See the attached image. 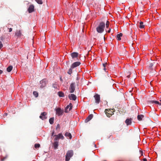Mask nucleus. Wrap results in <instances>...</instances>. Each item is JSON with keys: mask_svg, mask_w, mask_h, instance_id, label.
I'll list each match as a JSON object with an SVG mask.
<instances>
[{"mask_svg": "<svg viewBox=\"0 0 161 161\" xmlns=\"http://www.w3.org/2000/svg\"><path fill=\"white\" fill-rule=\"evenodd\" d=\"M105 26V24L103 22H101L99 26L97 28V31L99 33H102L104 30Z\"/></svg>", "mask_w": 161, "mask_h": 161, "instance_id": "nucleus-1", "label": "nucleus"}, {"mask_svg": "<svg viewBox=\"0 0 161 161\" xmlns=\"http://www.w3.org/2000/svg\"><path fill=\"white\" fill-rule=\"evenodd\" d=\"M73 154L74 153L72 150H68L65 155V161H69L70 158L73 156Z\"/></svg>", "mask_w": 161, "mask_h": 161, "instance_id": "nucleus-2", "label": "nucleus"}, {"mask_svg": "<svg viewBox=\"0 0 161 161\" xmlns=\"http://www.w3.org/2000/svg\"><path fill=\"white\" fill-rule=\"evenodd\" d=\"M115 111L114 109H107L105 110V113L107 116L109 117L113 114Z\"/></svg>", "mask_w": 161, "mask_h": 161, "instance_id": "nucleus-3", "label": "nucleus"}, {"mask_svg": "<svg viewBox=\"0 0 161 161\" xmlns=\"http://www.w3.org/2000/svg\"><path fill=\"white\" fill-rule=\"evenodd\" d=\"M76 84L75 82H72L70 84L69 87V92L71 93H73L75 90Z\"/></svg>", "mask_w": 161, "mask_h": 161, "instance_id": "nucleus-4", "label": "nucleus"}, {"mask_svg": "<svg viewBox=\"0 0 161 161\" xmlns=\"http://www.w3.org/2000/svg\"><path fill=\"white\" fill-rule=\"evenodd\" d=\"M54 137H55L54 140L58 142L60 139L62 140H63L64 139V137L62 133L58 134L57 135H54Z\"/></svg>", "mask_w": 161, "mask_h": 161, "instance_id": "nucleus-5", "label": "nucleus"}, {"mask_svg": "<svg viewBox=\"0 0 161 161\" xmlns=\"http://www.w3.org/2000/svg\"><path fill=\"white\" fill-rule=\"evenodd\" d=\"M72 104L70 103L69 105H68L65 108V112L66 113H68L69 111L72 109Z\"/></svg>", "mask_w": 161, "mask_h": 161, "instance_id": "nucleus-6", "label": "nucleus"}, {"mask_svg": "<svg viewBox=\"0 0 161 161\" xmlns=\"http://www.w3.org/2000/svg\"><path fill=\"white\" fill-rule=\"evenodd\" d=\"M40 87L43 88L46 86V80L45 79L42 80L40 81Z\"/></svg>", "mask_w": 161, "mask_h": 161, "instance_id": "nucleus-7", "label": "nucleus"}, {"mask_svg": "<svg viewBox=\"0 0 161 161\" xmlns=\"http://www.w3.org/2000/svg\"><path fill=\"white\" fill-rule=\"evenodd\" d=\"M95 100V103L97 104H98L100 101V97L99 95L96 94L94 96Z\"/></svg>", "mask_w": 161, "mask_h": 161, "instance_id": "nucleus-8", "label": "nucleus"}, {"mask_svg": "<svg viewBox=\"0 0 161 161\" xmlns=\"http://www.w3.org/2000/svg\"><path fill=\"white\" fill-rule=\"evenodd\" d=\"M15 36L18 37H21V36H23L21 30H16L15 33Z\"/></svg>", "mask_w": 161, "mask_h": 161, "instance_id": "nucleus-9", "label": "nucleus"}, {"mask_svg": "<svg viewBox=\"0 0 161 161\" xmlns=\"http://www.w3.org/2000/svg\"><path fill=\"white\" fill-rule=\"evenodd\" d=\"M56 114L58 116L61 115L63 114V111L60 108H58L56 110Z\"/></svg>", "mask_w": 161, "mask_h": 161, "instance_id": "nucleus-10", "label": "nucleus"}, {"mask_svg": "<svg viewBox=\"0 0 161 161\" xmlns=\"http://www.w3.org/2000/svg\"><path fill=\"white\" fill-rule=\"evenodd\" d=\"M69 98L70 100L75 101L77 98V97L76 95L73 94H69Z\"/></svg>", "mask_w": 161, "mask_h": 161, "instance_id": "nucleus-11", "label": "nucleus"}, {"mask_svg": "<svg viewBox=\"0 0 161 161\" xmlns=\"http://www.w3.org/2000/svg\"><path fill=\"white\" fill-rule=\"evenodd\" d=\"M47 114L46 112H43L41 114L39 117L42 120L46 119H47V117L46 116Z\"/></svg>", "mask_w": 161, "mask_h": 161, "instance_id": "nucleus-12", "label": "nucleus"}, {"mask_svg": "<svg viewBox=\"0 0 161 161\" xmlns=\"http://www.w3.org/2000/svg\"><path fill=\"white\" fill-rule=\"evenodd\" d=\"M80 64V63L79 62H76L73 63L71 65V68H73L77 67Z\"/></svg>", "mask_w": 161, "mask_h": 161, "instance_id": "nucleus-13", "label": "nucleus"}, {"mask_svg": "<svg viewBox=\"0 0 161 161\" xmlns=\"http://www.w3.org/2000/svg\"><path fill=\"white\" fill-rule=\"evenodd\" d=\"M93 115L92 114H91L89 115L86 119L85 120V123H87L90 120L93 118Z\"/></svg>", "mask_w": 161, "mask_h": 161, "instance_id": "nucleus-14", "label": "nucleus"}, {"mask_svg": "<svg viewBox=\"0 0 161 161\" xmlns=\"http://www.w3.org/2000/svg\"><path fill=\"white\" fill-rule=\"evenodd\" d=\"M132 119L131 118L129 119H127L125 120V123L127 125H130L132 123Z\"/></svg>", "mask_w": 161, "mask_h": 161, "instance_id": "nucleus-15", "label": "nucleus"}, {"mask_svg": "<svg viewBox=\"0 0 161 161\" xmlns=\"http://www.w3.org/2000/svg\"><path fill=\"white\" fill-rule=\"evenodd\" d=\"M34 10V6L33 5H31L28 9L29 13H31Z\"/></svg>", "mask_w": 161, "mask_h": 161, "instance_id": "nucleus-16", "label": "nucleus"}, {"mask_svg": "<svg viewBox=\"0 0 161 161\" xmlns=\"http://www.w3.org/2000/svg\"><path fill=\"white\" fill-rule=\"evenodd\" d=\"M71 56L73 58H77L78 55V53L77 52H73L71 54Z\"/></svg>", "mask_w": 161, "mask_h": 161, "instance_id": "nucleus-17", "label": "nucleus"}, {"mask_svg": "<svg viewBox=\"0 0 161 161\" xmlns=\"http://www.w3.org/2000/svg\"><path fill=\"white\" fill-rule=\"evenodd\" d=\"M65 136L67 137H68L69 139H71L72 137V136L71 134L68 132H65Z\"/></svg>", "mask_w": 161, "mask_h": 161, "instance_id": "nucleus-18", "label": "nucleus"}, {"mask_svg": "<svg viewBox=\"0 0 161 161\" xmlns=\"http://www.w3.org/2000/svg\"><path fill=\"white\" fill-rule=\"evenodd\" d=\"M58 141H55V142L53 143V147L55 149H57L58 148Z\"/></svg>", "mask_w": 161, "mask_h": 161, "instance_id": "nucleus-19", "label": "nucleus"}, {"mask_svg": "<svg viewBox=\"0 0 161 161\" xmlns=\"http://www.w3.org/2000/svg\"><path fill=\"white\" fill-rule=\"evenodd\" d=\"M123 34L122 33H120L117 35L116 38L118 41H120L121 40V37L122 36Z\"/></svg>", "mask_w": 161, "mask_h": 161, "instance_id": "nucleus-20", "label": "nucleus"}, {"mask_svg": "<svg viewBox=\"0 0 161 161\" xmlns=\"http://www.w3.org/2000/svg\"><path fill=\"white\" fill-rule=\"evenodd\" d=\"M149 103H155L156 104H160V103L159 102L156 101H150L149 102Z\"/></svg>", "mask_w": 161, "mask_h": 161, "instance_id": "nucleus-21", "label": "nucleus"}, {"mask_svg": "<svg viewBox=\"0 0 161 161\" xmlns=\"http://www.w3.org/2000/svg\"><path fill=\"white\" fill-rule=\"evenodd\" d=\"M144 116L143 115H138L137 116V119L139 120H142V118L144 117Z\"/></svg>", "mask_w": 161, "mask_h": 161, "instance_id": "nucleus-22", "label": "nucleus"}, {"mask_svg": "<svg viewBox=\"0 0 161 161\" xmlns=\"http://www.w3.org/2000/svg\"><path fill=\"white\" fill-rule=\"evenodd\" d=\"M13 69V66L10 65L8 66L7 69V70L8 72H10Z\"/></svg>", "mask_w": 161, "mask_h": 161, "instance_id": "nucleus-23", "label": "nucleus"}, {"mask_svg": "<svg viewBox=\"0 0 161 161\" xmlns=\"http://www.w3.org/2000/svg\"><path fill=\"white\" fill-rule=\"evenodd\" d=\"M139 24H140V25H139V27L140 28L142 29V28H144V25H143V23L142 22V21L140 22Z\"/></svg>", "mask_w": 161, "mask_h": 161, "instance_id": "nucleus-24", "label": "nucleus"}, {"mask_svg": "<svg viewBox=\"0 0 161 161\" xmlns=\"http://www.w3.org/2000/svg\"><path fill=\"white\" fill-rule=\"evenodd\" d=\"M153 63H149V64L148 65L149 68L151 70H153V68H152V67L153 66Z\"/></svg>", "mask_w": 161, "mask_h": 161, "instance_id": "nucleus-25", "label": "nucleus"}, {"mask_svg": "<svg viewBox=\"0 0 161 161\" xmlns=\"http://www.w3.org/2000/svg\"><path fill=\"white\" fill-rule=\"evenodd\" d=\"M58 94L59 97H64V93L61 92H58Z\"/></svg>", "mask_w": 161, "mask_h": 161, "instance_id": "nucleus-26", "label": "nucleus"}, {"mask_svg": "<svg viewBox=\"0 0 161 161\" xmlns=\"http://www.w3.org/2000/svg\"><path fill=\"white\" fill-rule=\"evenodd\" d=\"M73 69V68H71V66L70 68L69 69L68 71L67 72V73L71 75L72 73V69Z\"/></svg>", "mask_w": 161, "mask_h": 161, "instance_id": "nucleus-27", "label": "nucleus"}, {"mask_svg": "<svg viewBox=\"0 0 161 161\" xmlns=\"http://www.w3.org/2000/svg\"><path fill=\"white\" fill-rule=\"evenodd\" d=\"M54 118H51L49 120V122L51 124H53V123Z\"/></svg>", "mask_w": 161, "mask_h": 161, "instance_id": "nucleus-28", "label": "nucleus"}, {"mask_svg": "<svg viewBox=\"0 0 161 161\" xmlns=\"http://www.w3.org/2000/svg\"><path fill=\"white\" fill-rule=\"evenodd\" d=\"M40 146V145L39 144L36 143L35 144L34 147L36 149L39 148Z\"/></svg>", "mask_w": 161, "mask_h": 161, "instance_id": "nucleus-29", "label": "nucleus"}, {"mask_svg": "<svg viewBox=\"0 0 161 161\" xmlns=\"http://www.w3.org/2000/svg\"><path fill=\"white\" fill-rule=\"evenodd\" d=\"M33 94L35 97H37L38 96V94L36 91H34L33 92Z\"/></svg>", "mask_w": 161, "mask_h": 161, "instance_id": "nucleus-30", "label": "nucleus"}, {"mask_svg": "<svg viewBox=\"0 0 161 161\" xmlns=\"http://www.w3.org/2000/svg\"><path fill=\"white\" fill-rule=\"evenodd\" d=\"M36 1L38 4H42V0H35Z\"/></svg>", "mask_w": 161, "mask_h": 161, "instance_id": "nucleus-31", "label": "nucleus"}, {"mask_svg": "<svg viewBox=\"0 0 161 161\" xmlns=\"http://www.w3.org/2000/svg\"><path fill=\"white\" fill-rule=\"evenodd\" d=\"M109 25V22L108 21H107L106 23V27L107 28H108Z\"/></svg>", "mask_w": 161, "mask_h": 161, "instance_id": "nucleus-32", "label": "nucleus"}, {"mask_svg": "<svg viewBox=\"0 0 161 161\" xmlns=\"http://www.w3.org/2000/svg\"><path fill=\"white\" fill-rule=\"evenodd\" d=\"M3 45L2 42L1 41H0V49L3 47Z\"/></svg>", "mask_w": 161, "mask_h": 161, "instance_id": "nucleus-33", "label": "nucleus"}, {"mask_svg": "<svg viewBox=\"0 0 161 161\" xmlns=\"http://www.w3.org/2000/svg\"><path fill=\"white\" fill-rule=\"evenodd\" d=\"M8 29L9 30V32H11L12 31V28H8Z\"/></svg>", "mask_w": 161, "mask_h": 161, "instance_id": "nucleus-34", "label": "nucleus"}, {"mask_svg": "<svg viewBox=\"0 0 161 161\" xmlns=\"http://www.w3.org/2000/svg\"><path fill=\"white\" fill-rule=\"evenodd\" d=\"M107 64V63H106L105 64H103V66L104 68H105V67L106 66V65Z\"/></svg>", "mask_w": 161, "mask_h": 161, "instance_id": "nucleus-35", "label": "nucleus"}, {"mask_svg": "<svg viewBox=\"0 0 161 161\" xmlns=\"http://www.w3.org/2000/svg\"><path fill=\"white\" fill-rule=\"evenodd\" d=\"M60 128V125L59 124H58L57 125V127H56V129H57L58 128Z\"/></svg>", "mask_w": 161, "mask_h": 161, "instance_id": "nucleus-36", "label": "nucleus"}, {"mask_svg": "<svg viewBox=\"0 0 161 161\" xmlns=\"http://www.w3.org/2000/svg\"><path fill=\"white\" fill-rule=\"evenodd\" d=\"M54 130H53V131H52V136H53L54 135Z\"/></svg>", "mask_w": 161, "mask_h": 161, "instance_id": "nucleus-37", "label": "nucleus"}, {"mask_svg": "<svg viewBox=\"0 0 161 161\" xmlns=\"http://www.w3.org/2000/svg\"><path fill=\"white\" fill-rule=\"evenodd\" d=\"M6 158V157L2 158L1 159V161H3Z\"/></svg>", "mask_w": 161, "mask_h": 161, "instance_id": "nucleus-38", "label": "nucleus"}, {"mask_svg": "<svg viewBox=\"0 0 161 161\" xmlns=\"http://www.w3.org/2000/svg\"><path fill=\"white\" fill-rule=\"evenodd\" d=\"M0 39L2 41H3L4 39V38L3 36H2L0 37Z\"/></svg>", "mask_w": 161, "mask_h": 161, "instance_id": "nucleus-39", "label": "nucleus"}, {"mask_svg": "<svg viewBox=\"0 0 161 161\" xmlns=\"http://www.w3.org/2000/svg\"><path fill=\"white\" fill-rule=\"evenodd\" d=\"M143 161H147V159H146V158H143Z\"/></svg>", "mask_w": 161, "mask_h": 161, "instance_id": "nucleus-40", "label": "nucleus"}, {"mask_svg": "<svg viewBox=\"0 0 161 161\" xmlns=\"http://www.w3.org/2000/svg\"><path fill=\"white\" fill-rule=\"evenodd\" d=\"M3 73V71L0 69V75L2 74Z\"/></svg>", "mask_w": 161, "mask_h": 161, "instance_id": "nucleus-41", "label": "nucleus"}, {"mask_svg": "<svg viewBox=\"0 0 161 161\" xmlns=\"http://www.w3.org/2000/svg\"><path fill=\"white\" fill-rule=\"evenodd\" d=\"M110 30H111V29H110H110H109V30L107 32H108V33H110Z\"/></svg>", "mask_w": 161, "mask_h": 161, "instance_id": "nucleus-42", "label": "nucleus"}, {"mask_svg": "<svg viewBox=\"0 0 161 161\" xmlns=\"http://www.w3.org/2000/svg\"><path fill=\"white\" fill-rule=\"evenodd\" d=\"M141 155H142L143 154V152L142 151H141Z\"/></svg>", "mask_w": 161, "mask_h": 161, "instance_id": "nucleus-43", "label": "nucleus"}, {"mask_svg": "<svg viewBox=\"0 0 161 161\" xmlns=\"http://www.w3.org/2000/svg\"><path fill=\"white\" fill-rule=\"evenodd\" d=\"M103 69L104 70H106V68H104V69Z\"/></svg>", "mask_w": 161, "mask_h": 161, "instance_id": "nucleus-44", "label": "nucleus"}, {"mask_svg": "<svg viewBox=\"0 0 161 161\" xmlns=\"http://www.w3.org/2000/svg\"><path fill=\"white\" fill-rule=\"evenodd\" d=\"M160 101H161V103H160V104H158L161 105V101L160 100Z\"/></svg>", "mask_w": 161, "mask_h": 161, "instance_id": "nucleus-45", "label": "nucleus"}, {"mask_svg": "<svg viewBox=\"0 0 161 161\" xmlns=\"http://www.w3.org/2000/svg\"><path fill=\"white\" fill-rule=\"evenodd\" d=\"M127 77L128 78H129L130 76H129V75H128L127 76Z\"/></svg>", "mask_w": 161, "mask_h": 161, "instance_id": "nucleus-46", "label": "nucleus"}, {"mask_svg": "<svg viewBox=\"0 0 161 161\" xmlns=\"http://www.w3.org/2000/svg\"><path fill=\"white\" fill-rule=\"evenodd\" d=\"M60 80H62L61 78H60Z\"/></svg>", "mask_w": 161, "mask_h": 161, "instance_id": "nucleus-47", "label": "nucleus"}, {"mask_svg": "<svg viewBox=\"0 0 161 161\" xmlns=\"http://www.w3.org/2000/svg\"><path fill=\"white\" fill-rule=\"evenodd\" d=\"M77 79H78V78L77 77Z\"/></svg>", "mask_w": 161, "mask_h": 161, "instance_id": "nucleus-48", "label": "nucleus"}, {"mask_svg": "<svg viewBox=\"0 0 161 161\" xmlns=\"http://www.w3.org/2000/svg\"><path fill=\"white\" fill-rule=\"evenodd\" d=\"M53 87H55L53 85Z\"/></svg>", "mask_w": 161, "mask_h": 161, "instance_id": "nucleus-49", "label": "nucleus"}]
</instances>
